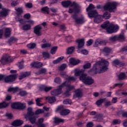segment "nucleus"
<instances>
[{"label": "nucleus", "mask_w": 127, "mask_h": 127, "mask_svg": "<svg viewBox=\"0 0 127 127\" xmlns=\"http://www.w3.org/2000/svg\"><path fill=\"white\" fill-rule=\"evenodd\" d=\"M11 108L12 109H16V110H18V102L13 103L11 105Z\"/></svg>", "instance_id": "nucleus-56"}, {"label": "nucleus", "mask_w": 127, "mask_h": 127, "mask_svg": "<svg viewBox=\"0 0 127 127\" xmlns=\"http://www.w3.org/2000/svg\"><path fill=\"white\" fill-rule=\"evenodd\" d=\"M62 5L64 7H65V8H67V7H69V6H70L69 0L62 1Z\"/></svg>", "instance_id": "nucleus-36"}, {"label": "nucleus", "mask_w": 127, "mask_h": 127, "mask_svg": "<svg viewBox=\"0 0 127 127\" xmlns=\"http://www.w3.org/2000/svg\"><path fill=\"white\" fill-rule=\"evenodd\" d=\"M30 75V73L29 72H24L22 73L19 76V80H22L23 78H25L26 77H28Z\"/></svg>", "instance_id": "nucleus-28"}, {"label": "nucleus", "mask_w": 127, "mask_h": 127, "mask_svg": "<svg viewBox=\"0 0 127 127\" xmlns=\"http://www.w3.org/2000/svg\"><path fill=\"white\" fill-rule=\"evenodd\" d=\"M58 47H53L51 48V54H52L53 55L54 54H55L56 51H57Z\"/></svg>", "instance_id": "nucleus-49"}, {"label": "nucleus", "mask_w": 127, "mask_h": 127, "mask_svg": "<svg viewBox=\"0 0 127 127\" xmlns=\"http://www.w3.org/2000/svg\"><path fill=\"white\" fill-rule=\"evenodd\" d=\"M104 106L106 107H110V106H112V102L108 101V99L106 98V100L104 101Z\"/></svg>", "instance_id": "nucleus-48"}, {"label": "nucleus", "mask_w": 127, "mask_h": 127, "mask_svg": "<svg viewBox=\"0 0 127 127\" xmlns=\"http://www.w3.org/2000/svg\"><path fill=\"white\" fill-rule=\"evenodd\" d=\"M76 23L77 24H82V23H84L85 22V20L84 19V18H78L75 21Z\"/></svg>", "instance_id": "nucleus-38"}, {"label": "nucleus", "mask_w": 127, "mask_h": 127, "mask_svg": "<svg viewBox=\"0 0 127 127\" xmlns=\"http://www.w3.org/2000/svg\"><path fill=\"white\" fill-rule=\"evenodd\" d=\"M117 114L118 115H122L123 118H127V112H126L124 110H120Z\"/></svg>", "instance_id": "nucleus-35"}, {"label": "nucleus", "mask_w": 127, "mask_h": 127, "mask_svg": "<svg viewBox=\"0 0 127 127\" xmlns=\"http://www.w3.org/2000/svg\"><path fill=\"white\" fill-rule=\"evenodd\" d=\"M11 32V29L9 28H6L5 29L4 36L6 38L9 37Z\"/></svg>", "instance_id": "nucleus-23"}, {"label": "nucleus", "mask_w": 127, "mask_h": 127, "mask_svg": "<svg viewBox=\"0 0 127 127\" xmlns=\"http://www.w3.org/2000/svg\"><path fill=\"white\" fill-rule=\"evenodd\" d=\"M83 75H86V74H84L83 70H79L75 72V76L78 77V76H83Z\"/></svg>", "instance_id": "nucleus-29"}, {"label": "nucleus", "mask_w": 127, "mask_h": 127, "mask_svg": "<svg viewBox=\"0 0 127 127\" xmlns=\"http://www.w3.org/2000/svg\"><path fill=\"white\" fill-rule=\"evenodd\" d=\"M36 43H30V44L27 45L28 48L30 49H34L36 47Z\"/></svg>", "instance_id": "nucleus-40"}, {"label": "nucleus", "mask_w": 127, "mask_h": 127, "mask_svg": "<svg viewBox=\"0 0 127 127\" xmlns=\"http://www.w3.org/2000/svg\"><path fill=\"white\" fill-rule=\"evenodd\" d=\"M96 118L97 120H100V121H101L104 119V116L102 114H98L96 116Z\"/></svg>", "instance_id": "nucleus-64"}, {"label": "nucleus", "mask_w": 127, "mask_h": 127, "mask_svg": "<svg viewBox=\"0 0 127 127\" xmlns=\"http://www.w3.org/2000/svg\"><path fill=\"white\" fill-rule=\"evenodd\" d=\"M35 114L32 111V108L29 107L27 109V114L26 117H30L31 116H34Z\"/></svg>", "instance_id": "nucleus-26"}, {"label": "nucleus", "mask_w": 127, "mask_h": 127, "mask_svg": "<svg viewBox=\"0 0 127 127\" xmlns=\"http://www.w3.org/2000/svg\"><path fill=\"white\" fill-rule=\"evenodd\" d=\"M76 42L78 43L77 49H82V47H84L85 45V42L84 41V39H77Z\"/></svg>", "instance_id": "nucleus-13"}, {"label": "nucleus", "mask_w": 127, "mask_h": 127, "mask_svg": "<svg viewBox=\"0 0 127 127\" xmlns=\"http://www.w3.org/2000/svg\"><path fill=\"white\" fill-rule=\"evenodd\" d=\"M91 64L90 63H86L85 64H84L83 67V69H89L91 68Z\"/></svg>", "instance_id": "nucleus-57"}, {"label": "nucleus", "mask_w": 127, "mask_h": 127, "mask_svg": "<svg viewBox=\"0 0 127 127\" xmlns=\"http://www.w3.org/2000/svg\"><path fill=\"white\" fill-rule=\"evenodd\" d=\"M15 10L16 11V14L17 16L21 15L23 13V9H22V7L15 8Z\"/></svg>", "instance_id": "nucleus-21"}, {"label": "nucleus", "mask_w": 127, "mask_h": 127, "mask_svg": "<svg viewBox=\"0 0 127 127\" xmlns=\"http://www.w3.org/2000/svg\"><path fill=\"white\" fill-rule=\"evenodd\" d=\"M54 82L57 84H60L61 83V79L60 77H56L55 78Z\"/></svg>", "instance_id": "nucleus-63"}, {"label": "nucleus", "mask_w": 127, "mask_h": 127, "mask_svg": "<svg viewBox=\"0 0 127 127\" xmlns=\"http://www.w3.org/2000/svg\"><path fill=\"white\" fill-rule=\"evenodd\" d=\"M23 124V121L20 120H16L12 122V126L13 127H19Z\"/></svg>", "instance_id": "nucleus-16"}, {"label": "nucleus", "mask_w": 127, "mask_h": 127, "mask_svg": "<svg viewBox=\"0 0 127 127\" xmlns=\"http://www.w3.org/2000/svg\"><path fill=\"white\" fill-rule=\"evenodd\" d=\"M29 122L32 124V125H34L36 123V117H35V114L34 116H28Z\"/></svg>", "instance_id": "nucleus-18"}, {"label": "nucleus", "mask_w": 127, "mask_h": 127, "mask_svg": "<svg viewBox=\"0 0 127 127\" xmlns=\"http://www.w3.org/2000/svg\"><path fill=\"white\" fill-rule=\"evenodd\" d=\"M18 91H20L18 87H10L7 90V92H13V93H16V92H18Z\"/></svg>", "instance_id": "nucleus-24"}, {"label": "nucleus", "mask_w": 127, "mask_h": 127, "mask_svg": "<svg viewBox=\"0 0 127 127\" xmlns=\"http://www.w3.org/2000/svg\"><path fill=\"white\" fill-rule=\"evenodd\" d=\"M63 59H64V57H60V58H58L57 60L54 61L53 62V64H57L58 63H60V62H61V61H62V60H63Z\"/></svg>", "instance_id": "nucleus-42"}, {"label": "nucleus", "mask_w": 127, "mask_h": 127, "mask_svg": "<svg viewBox=\"0 0 127 127\" xmlns=\"http://www.w3.org/2000/svg\"><path fill=\"white\" fill-rule=\"evenodd\" d=\"M7 15V11L6 10H3L0 12V16H6Z\"/></svg>", "instance_id": "nucleus-59"}, {"label": "nucleus", "mask_w": 127, "mask_h": 127, "mask_svg": "<svg viewBox=\"0 0 127 127\" xmlns=\"http://www.w3.org/2000/svg\"><path fill=\"white\" fill-rule=\"evenodd\" d=\"M94 43V40L92 39H89L87 42L86 45L87 46H91Z\"/></svg>", "instance_id": "nucleus-62"}, {"label": "nucleus", "mask_w": 127, "mask_h": 127, "mask_svg": "<svg viewBox=\"0 0 127 127\" xmlns=\"http://www.w3.org/2000/svg\"><path fill=\"white\" fill-rule=\"evenodd\" d=\"M101 27L103 29H106L108 33H114L119 30V26L117 25L110 24L109 21H107Z\"/></svg>", "instance_id": "nucleus-3"}, {"label": "nucleus", "mask_w": 127, "mask_h": 127, "mask_svg": "<svg viewBox=\"0 0 127 127\" xmlns=\"http://www.w3.org/2000/svg\"><path fill=\"white\" fill-rule=\"evenodd\" d=\"M55 124H60V123H64V119H61L58 117L54 118Z\"/></svg>", "instance_id": "nucleus-31"}, {"label": "nucleus", "mask_w": 127, "mask_h": 127, "mask_svg": "<svg viewBox=\"0 0 127 127\" xmlns=\"http://www.w3.org/2000/svg\"><path fill=\"white\" fill-rule=\"evenodd\" d=\"M46 72H47V69H46L45 68H43L38 71V74L39 75H41L42 74H46Z\"/></svg>", "instance_id": "nucleus-43"}, {"label": "nucleus", "mask_w": 127, "mask_h": 127, "mask_svg": "<svg viewBox=\"0 0 127 127\" xmlns=\"http://www.w3.org/2000/svg\"><path fill=\"white\" fill-rule=\"evenodd\" d=\"M65 84L66 82H64L61 85L59 86L58 89L52 90L51 92V95L52 96H58V95H60L62 93V88L64 87Z\"/></svg>", "instance_id": "nucleus-8"}, {"label": "nucleus", "mask_w": 127, "mask_h": 127, "mask_svg": "<svg viewBox=\"0 0 127 127\" xmlns=\"http://www.w3.org/2000/svg\"><path fill=\"white\" fill-rule=\"evenodd\" d=\"M13 41H17V39L12 37L8 40L7 42L10 45H11V43H12Z\"/></svg>", "instance_id": "nucleus-51"}, {"label": "nucleus", "mask_w": 127, "mask_h": 127, "mask_svg": "<svg viewBox=\"0 0 127 127\" xmlns=\"http://www.w3.org/2000/svg\"><path fill=\"white\" fill-rule=\"evenodd\" d=\"M72 103V101L69 99L63 101V104L64 105H70Z\"/></svg>", "instance_id": "nucleus-53"}, {"label": "nucleus", "mask_w": 127, "mask_h": 127, "mask_svg": "<svg viewBox=\"0 0 127 127\" xmlns=\"http://www.w3.org/2000/svg\"><path fill=\"white\" fill-rule=\"evenodd\" d=\"M74 50H75V47L72 46V47H68L66 50V54H72V53L74 52Z\"/></svg>", "instance_id": "nucleus-30"}, {"label": "nucleus", "mask_w": 127, "mask_h": 127, "mask_svg": "<svg viewBox=\"0 0 127 127\" xmlns=\"http://www.w3.org/2000/svg\"><path fill=\"white\" fill-rule=\"evenodd\" d=\"M8 103H6L4 102L3 103H0V109H3V108H6V107H8Z\"/></svg>", "instance_id": "nucleus-47"}, {"label": "nucleus", "mask_w": 127, "mask_h": 127, "mask_svg": "<svg viewBox=\"0 0 127 127\" xmlns=\"http://www.w3.org/2000/svg\"><path fill=\"white\" fill-rule=\"evenodd\" d=\"M23 17L25 19L29 20V19H30V18H31V15H30V14L29 13H26L24 15Z\"/></svg>", "instance_id": "nucleus-61"}, {"label": "nucleus", "mask_w": 127, "mask_h": 127, "mask_svg": "<svg viewBox=\"0 0 127 127\" xmlns=\"http://www.w3.org/2000/svg\"><path fill=\"white\" fill-rule=\"evenodd\" d=\"M64 109V106L60 105L58 107V108L56 110V112H60V113H61V112H62Z\"/></svg>", "instance_id": "nucleus-52"}, {"label": "nucleus", "mask_w": 127, "mask_h": 127, "mask_svg": "<svg viewBox=\"0 0 127 127\" xmlns=\"http://www.w3.org/2000/svg\"><path fill=\"white\" fill-rule=\"evenodd\" d=\"M66 81H65L64 83H65L64 86H66L68 88V91H72V90H74L75 88V86L71 85V82L70 81H75L76 78L73 76H69L66 78Z\"/></svg>", "instance_id": "nucleus-7"}, {"label": "nucleus", "mask_w": 127, "mask_h": 127, "mask_svg": "<svg viewBox=\"0 0 127 127\" xmlns=\"http://www.w3.org/2000/svg\"><path fill=\"white\" fill-rule=\"evenodd\" d=\"M41 30H42V26L40 25H36L34 28V33H35L37 36H41V35H42Z\"/></svg>", "instance_id": "nucleus-10"}, {"label": "nucleus", "mask_w": 127, "mask_h": 127, "mask_svg": "<svg viewBox=\"0 0 127 127\" xmlns=\"http://www.w3.org/2000/svg\"><path fill=\"white\" fill-rule=\"evenodd\" d=\"M69 63L70 64H71V65H77V64H79V63H80V60H76L75 59V58H70L69 59Z\"/></svg>", "instance_id": "nucleus-17"}, {"label": "nucleus", "mask_w": 127, "mask_h": 127, "mask_svg": "<svg viewBox=\"0 0 127 127\" xmlns=\"http://www.w3.org/2000/svg\"><path fill=\"white\" fill-rule=\"evenodd\" d=\"M105 101H106V98H100L96 102V105H97V107H101L103 103H104Z\"/></svg>", "instance_id": "nucleus-22"}, {"label": "nucleus", "mask_w": 127, "mask_h": 127, "mask_svg": "<svg viewBox=\"0 0 127 127\" xmlns=\"http://www.w3.org/2000/svg\"><path fill=\"white\" fill-rule=\"evenodd\" d=\"M67 68V64H63L60 67L59 70L60 71H63V70H65Z\"/></svg>", "instance_id": "nucleus-58"}, {"label": "nucleus", "mask_w": 127, "mask_h": 127, "mask_svg": "<svg viewBox=\"0 0 127 127\" xmlns=\"http://www.w3.org/2000/svg\"><path fill=\"white\" fill-rule=\"evenodd\" d=\"M112 51V49L108 47H105L103 49V52H104L105 56H108L111 53Z\"/></svg>", "instance_id": "nucleus-25"}, {"label": "nucleus", "mask_w": 127, "mask_h": 127, "mask_svg": "<svg viewBox=\"0 0 127 127\" xmlns=\"http://www.w3.org/2000/svg\"><path fill=\"white\" fill-rule=\"evenodd\" d=\"M46 100H48L49 104H52L56 102V98L55 97H46Z\"/></svg>", "instance_id": "nucleus-27"}, {"label": "nucleus", "mask_w": 127, "mask_h": 127, "mask_svg": "<svg viewBox=\"0 0 127 127\" xmlns=\"http://www.w3.org/2000/svg\"><path fill=\"white\" fill-rule=\"evenodd\" d=\"M109 62L102 60L101 61L97 62L94 65L91 69L88 71V72L91 75H94V74H100L101 73H104L106 72L108 68Z\"/></svg>", "instance_id": "nucleus-1"}, {"label": "nucleus", "mask_w": 127, "mask_h": 127, "mask_svg": "<svg viewBox=\"0 0 127 127\" xmlns=\"http://www.w3.org/2000/svg\"><path fill=\"white\" fill-rule=\"evenodd\" d=\"M11 61H12V60H11L10 57H3L1 60V63H2L3 65H4L6 63H7V62H11Z\"/></svg>", "instance_id": "nucleus-14"}, {"label": "nucleus", "mask_w": 127, "mask_h": 127, "mask_svg": "<svg viewBox=\"0 0 127 127\" xmlns=\"http://www.w3.org/2000/svg\"><path fill=\"white\" fill-rule=\"evenodd\" d=\"M43 113H44V110L39 109L36 111L35 115H39Z\"/></svg>", "instance_id": "nucleus-60"}, {"label": "nucleus", "mask_w": 127, "mask_h": 127, "mask_svg": "<svg viewBox=\"0 0 127 127\" xmlns=\"http://www.w3.org/2000/svg\"><path fill=\"white\" fill-rule=\"evenodd\" d=\"M25 6L27 8H32L33 7V4L31 2H27L25 4Z\"/></svg>", "instance_id": "nucleus-54"}, {"label": "nucleus", "mask_w": 127, "mask_h": 127, "mask_svg": "<svg viewBox=\"0 0 127 127\" xmlns=\"http://www.w3.org/2000/svg\"><path fill=\"white\" fill-rule=\"evenodd\" d=\"M70 6H74V9L75 10V13H79L81 11V7L75 2H71L69 0Z\"/></svg>", "instance_id": "nucleus-9"}, {"label": "nucleus", "mask_w": 127, "mask_h": 127, "mask_svg": "<svg viewBox=\"0 0 127 127\" xmlns=\"http://www.w3.org/2000/svg\"><path fill=\"white\" fill-rule=\"evenodd\" d=\"M95 6L91 3L86 8L88 15L90 18H94V21L95 23H100L102 21V16L98 15L97 10L94 9Z\"/></svg>", "instance_id": "nucleus-2"}, {"label": "nucleus", "mask_w": 127, "mask_h": 127, "mask_svg": "<svg viewBox=\"0 0 127 127\" xmlns=\"http://www.w3.org/2000/svg\"><path fill=\"white\" fill-rule=\"evenodd\" d=\"M102 17L105 18V19H109L111 18V13L108 11H106L103 13Z\"/></svg>", "instance_id": "nucleus-33"}, {"label": "nucleus", "mask_w": 127, "mask_h": 127, "mask_svg": "<svg viewBox=\"0 0 127 127\" xmlns=\"http://www.w3.org/2000/svg\"><path fill=\"white\" fill-rule=\"evenodd\" d=\"M26 108L25 104L18 102V110H24Z\"/></svg>", "instance_id": "nucleus-34"}, {"label": "nucleus", "mask_w": 127, "mask_h": 127, "mask_svg": "<svg viewBox=\"0 0 127 127\" xmlns=\"http://www.w3.org/2000/svg\"><path fill=\"white\" fill-rule=\"evenodd\" d=\"M23 30H25V31H27V30H30L31 29V26L28 24H25L22 26Z\"/></svg>", "instance_id": "nucleus-32"}, {"label": "nucleus", "mask_w": 127, "mask_h": 127, "mask_svg": "<svg viewBox=\"0 0 127 127\" xmlns=\"http://www.w3.org/2000/svg\"><path fill=\"white\" fill-rule=\"evenodd\" d=\"M70 112L71 111H70V110L64 108L63 111L60 112V114L61 116H63V117H65V116H68V115L69 114Z\"/></svg>", "instance_id": "nucleus-19"}, {"label": "nucleus", "mask_w": 127, "mask_h": 127, "mask_svg": "<svg viewBox=\"0 0 127 127\" xmlns=\"http://www.w3.org/2000/svg\"><path fill=\"white\" fill-rule=\"evenodd\" d=\"M31 66L34 68H41L43 66V64L41 62H33L31 64Z\"/></svg>", "instance_id": "nucleus-15"}, {"label": "nucleus", "mask_w": 127, "mask_h": 127, "mask_svg": "<svg viewBox=\"0 0 127 127\" xmlns=\"http://www.w3.org/2000/svg\"><path fill=\"white\" fill-rule=\"evenodd\" d=\"M17 77V74H11L9 76L0 74V81L4 80L5 83H12V82L15 81Z\"/></svg>", "instance_id": "nucleus-5"}, {"label": "nucleus", "mask_w": 127, "mask_h": 127, "mask_svg": "<svg viewBox=\"0 0 127 127\" xmlns=\"http://www.w3.org/2000/svg\"><path fill=\"white\" fill-rule=\"evenodd\" d=\"M107 43H108L107 40L98 39L95 41L94 46V47H98L99 45H102V44L106 45Z\"/></svg>", "instance_id": "nucleus-12"}, {"label": "nucleus", "mask_w": 127, "mask_h": 127, "mask_svg": "<svg viewBox=\"0 0 127 127\" xmlns=\"http://www.w3.org/2000/svg\"><path fill=\"white\" fill-rule=\"evenodd\" d=\"M112 65L113 66H115V67H117V66H120V67H123V66H126V63L121 62L119 59H116L112 62Z\"/></svg>", "instance_id": "nucleus-11"}, {"label": "nucleus", "mask_w": 127, "mask_h": 127, "mask_svg": "<svg viewBox=\"0 0 127 127\" xmlns=\"http://www.w3.org/2000/svg\"><path fill=\"white\" fill-rule=\"evenodd\" d=\"M41 99H42V98H38L36 100V105L37 106H39V107H41V106H43V104H42L41 103H40V102H41Z\"/></svg>", "instance_id": "nucleus-50"}, {"label": "nucleus", "mask_w": 127, "mask_h": 127, "mask_svg": "<svg viewBox=\"0 0 127 127\" xmlns=\"http://www.w3.org/2000/svg\"><path fill=\"white\" fill-rule=\"evenodd\" d=\"M52 46V45H51V43H47L43 44L41 45V48L43 49H44V48H49Z\"/></svg>", "instance_id": "nucleus-37"}, {"label": "nucleus", "mask_w": 127, "mask_h": 127, "mask_svg": "<svg viewBox=\"0 0 127 127\" xmlns=\"http://www.w3.org/2000/svg\"><path fill=\"white\" fill-rule=\"evenodd\" d=\"M42 55L45 59H49L50 58V54L48 52H43Z\"/></svg>", "instance_id": "nucleus-39"}, {"label": "nucleus", "mask_w": 127, "mask_h": 127, "mask_svg": "<svg viewBox=\"0 0 127 127\" xmlns=\"http://www.w3.org/2000/svg\"><path fill=\"white\" fill-rule=\"evenodd\" d=\"M118 3L116 2H108L103 6L104 10H109V12H115V9H117Z\"/></svg>", "instance_id": "nucleus-4"}, {"label": "nucleus", "mask_w": 127, "mask_h": 127, "mask_svg": "<svg viewBox=\"0 0 127 127\" xmlns=\"http://www.w3.org/2000/svg\"><path fill=\"white\" fill-rule=\"evenodd\" d=\"M118 77L119 80H124V79H126V73L124 72H121Z\"/></svg>", "instance_id": "nucleus-46"}, {"label": "nucleus", "mask_w": 127, "mask_h": 127, "mask_svg": "<svg viewBox=\"0 0 127 127\" xmlns=\"http://www.w3.org/2000/svg\"><path fill=\"white\" fill-rule=\"evenodd\" d=\"M74 98H81L83 97V93L82 90L80 89H77L75 91Z\"/></svg>", "instance_id": "nucleus-20"}, {"label": "nucleus", "mask_w": 127, "mask_h": 127, "mask_svg": "<svg viewBox=\"0 0 127 127\" xmlns=\"http://www.w3.org/2000/svg\"><path fill=\"white\" fill-rule=\"evenodd\" d=\"M110 41L112 42H116V41H118V38L117 35H115L109 38Z\"/></svg>", "instance_id": "nucleus-45"}, {"label": "nucleus", "mask_w": 127, "mask_h": 127, "mask_svg": "<svg viewBox=\"0 0 127 127\" xmlns=\"http://www.w3.org/2000/svg\"><path fill=\"white\" fill-rule=\"evenodd\" d=\"M19 94L21 97H24V96H26V95H27V92L24 90H20Z\"/></svg>", "instance_id": "nucleus-55"}, {"label": "nucleus", "mask_w": 127, "mask_h": 127, "mask_svg": "<svg viewBox=\"0 0 127 127\" xmlns=\"http://www.w3.org/2000/svg\"><path fill=\"white\" fill-rule=\"evenodd\" d=\"M79 80L82 81L85 85H93L94 84V79L91 76L87 75V74H83L80 76Z\"/></svg>", "instance_id": "nucleus-6"}, {"label": "nucleus", "mask_w": 127, "mask_h": 127, "mask_svg": "<svg viewBox=\"0 0 127 127\" xmlns=\"http://www.w3.org/2000/svg\"><path fill=\"white\" fill-rule=\"evenodd\" d=\"M117 37V40H124L126 39L124 33L116 35Z\"/></svg>", "instance_id": "nucleus-41"}, {"label": "nucleus", "mask_w": 127, "mask_h": 127, "mask_svg": "<svg viewBox=\"0 0 127 127\" xmlns=\"http://www.w3.org/2000/svg\"><path fill=\"white\" fill-rule=\"evenodd\" d=\"M42 11H44V13L49 14V8L48 6L44 7L41 9Z\"/></svg>", "instance_id": "nucleus-44"}]
</instances>
